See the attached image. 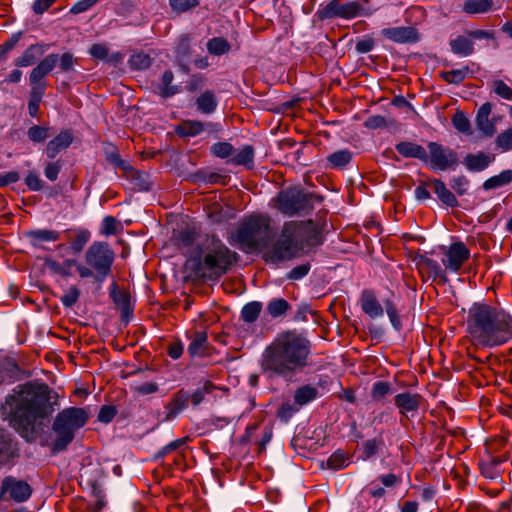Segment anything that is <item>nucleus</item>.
<instances>
[{
	"instance_id": "1",
	"label": "nucleus",
	"mask_w": 512,
	"mask_h": 512,
	"mask_svg": "<svg viewBox=\"0 0 512 512\" xmlns=\"http://www.w3.org/2000/svg\"><path fill=\"white\" fill-rule=\"evenodd\" d=\"M58 398L43 382L17 385L5 398L10 426L27 442L35 441L59 406Z\"/></svg>"
},
{
	"instance_id": "2",
	"label": "nucleus",
	"mask_w": 512,
	"mask_h": 512,
	"mask_svg": "<svg viewBox=\"0 0 512 512\" xmlns=\"http://www.w3.org/2000/svg\"><path fill=\"white\" fill-rule=\"evenodd\" d=\"M311 354V342L303 333L282 332L263 350L259 362L261 373L268 379L292 382L309 366Z\"/></svg>"
},
{
	"instance_id": "3",
	"label": "nucleus",
	"mask_w": 512,
	"mask_h": 512,
	"mask_svg": "<svg viewBox=\"0 0 512 512\" xmlns=\"http://www.w3.org/2000/svg\"><path fill=\"white\" fill-rule=\"evenodd\" d=\"M466 331L477 346H500L512 339V316L503 309L476 302L468 310Z\"/></svg>"
},
{
	"instance_id": "4",
	"label": "nucleus",
	"mask_w": 512,
	"mask_h": 512,
	"mask_svg": "<svg viewBox=\"0 0 512 512\" xmlns=\"http://www.w3.org/2000/svg\"><path fill=\"white\" fill-rule=\"evenodd\" d=\"M207 240L209 244L204 257H191L186 266L198 278L218 279L231 269L238 254L230 250L216 235H211Z\"/></svg>"
},
{
	"instance_id": "5",
	"label": "nucleus",
	"mask_w": 512,
	"mask_h": 512,
	"mask_svg": "<svg viewBox=\"0 0 512 512\" xmlns=\"http://www.w3.org/2000/svg\"><path fill=\"white\" fill-rule=\"evenodd\" d=\"M232 240L244 252L267 247L271 240L270 218L264 214L245 217L232 234Z\"/></svg>"
},
{
	"instance_id": "6",
	"label": "nucleus",
	"mask_w": 512,
	"mask_h": 512,
	"mask_svg": "<svg viewBox=\"0 0 512 512\" xmlns=\"http://www.w3.org/2000/svg\"><path fill=\"white\" fill-rule=\"evenodd\" d=\"M85 264L77 265L80 278H92L101 285L112 274L115 253L107 242L95 241L85 252Z\"/></svg>"
},
{
	"instance_id": "7",
	"label": "nucleus",
	"mask_w": 512,
	"mask_h": 512,
	"mask_svg": "<svg viewBox=\"0 0 512 512\" xmlns=\"http://www.w3.org/2000/svg\"><path fill=\"white\" fill-rule=\"evenodd\" d=\"M89 413L80 407H68L60 411L54 418L52 430L55 438L52 441L53 452H62L74 440L76 431L87 423Z\"/></svg>"
},
{
	"instance_id": "8",
	"label": "nucleus",
	"mask_w": 512,
	"mask_h": 512,
	"mask_svg": "<svg viewBox=\"0 0 512 512\" xmlns=\"http://www.w3.org/2000/svg\"><path fill=\"white\" fill-rule=\"evenodd\" d=\"M315 200L321 201L322 198L298 188L281 190L274 199L275 207L287 216L312 211Z\"/></svg>"
},
{
	"instance_id": "9",
	"label": "nucleus",
	"mask_w": 512,
	"mask_h": 512,
	"mask_svg": "<svg viewBox=\"0 0 512 512\" xmlns=\"http://www.w3.org/2000/svg\"><path fill=\"white\" fill-rule=\"evenodd\" d=\"M295 224L285 222L279 238L272 245L269 257L272 262L292 260L302 254V251L294 234Z\"/></svg>"
},
{
	"instance_id": "10",
	"label": "nucleus",
	"mask_w": 512,
	"mask_h": 512,
	"mask_svg": "<svg viewBox=\"0 0 512 512\" xmlns=\"http://www.w3.org/2000/svg\"><path fill=\"white\" fill-rule=\"evenodd\" d=\"M426 157L424 164H426L431 171H454L459 166L458 153L438 142H428Z\"/></svg>"
},
{
	"instance_id": "11",
	"label": "nucleus",
	"mask_w": 512,
	"mask_h": 512,
	"mask_svg": "<svg viewBox=\"0 0 512 512\" xmlns=\"http://www.w3.org/2000/svg\"><path fill=\"white\" fill-rule=\"evenodd\" d=\"M289 223L296 225L294 227V234L302 253L307 252L306 249L309 250L322 244L321 228L315 221L309 219L305 221H289Z\"/></svg>"
},
{
	"instance_id": "12",
	"label": "nucleus",
	"mask_w": 512,
	"mask_h": 512,
	"mask_svg": "<svg viewBox=\"0 0 512 512\" xmlns=\"http://www.w3.org/2000/svg\"><path fill=\"white\" fill-rule=\"evenodd\" d=\"M32 494L31 486L21 479L14 476H6L0 485V502L14 501L22 503L29 499Z\"/></svg>"
},
{
	"instance_id": "13",
	"label": "nucleus",
	"mask_w": 512,
	"mask_h": 512,
	"mask_svg": "<svg viewBox=\"0 0 512 512\" xmlns=\"http://www.w3.org/2000/svg\"><path fill=\"white\" fill-rule=\"evenodd\" d=\"M58 63V54H48L29 73L30 90L45 93L47 88L46 76L53 71Z\"/></svg>"
},
{
	"instance_id": "14",
	"label": "nucleus",
	"mask_w": 512,
	"mask_h": 512,
	"mask_svg": "<svg viewBox=\"0 0 512 512\" xmlns=\"http://www.w3.org/2000/svg\"><path fill=\"white\" fill-rule=\"evenodd\" d=\"M21 456L17 438L7 429L0 428V465L13 466Z\"/></svg>"
},
{
	"instance_id": "15",
	"label": "nucleus",
	"mask_w": 512,
	"mask_h": 512,
	"mask_svg": "<svg viewBox=\"0 0 512 512\" xmlns=\"http://www.w3.org/2000/svg\"><path fill=\"white\" fill-rule=\"evenodd\" d=\"M423 401L422 395L409 391L398 393L394 397V404L399 414L406 419L415 416Z\"/></svg>"
},
{
	"instance_id": "16",
	"label": "nucleus",
	"mask_w": 512,
	"mask_h": 512,
	"mask_svg": "<svg viewBox=\"0 0 512 512\" xmlns=\"http://www.w3.org/2000/svg\"><path fill=\"white\" fill-rule=\"evenodd\" d=\"M380 34L397 44H415L421 39L418 29L413 26L388 27L382 29Z\"/></svg>"
},
{
	"instance_id": "17",
	"label": "nucleus",
	"mask_w": 512,
	"mask_h": 512,
	"mask_svg": "<svg viewBox=\"0 0 512 512\" xmlns=\"http://www.w3.org/2000/svg\"><path fill=\"white\" fill-rule=\"evenodd\" d=\"M110 297L120 310L121 321L127 324L133 316V305L129 291L119 290L116 282H112L110 287Z\"/></svg>"
},
{
	"instance_id": "18",
	"label": "nucleus",
	"mask_w": 512,
	"mask_h": 512,
	"mask_svg": "<svg viewBox=\"0 0 512 512\" xmlns=\"http://www.w3.org/2000/svg\"><path fill=\"white\" fill-rule=\"evenodd\" d=\"M445 256L446 259L443 260L444 266L453 272H457L461 269L464 262L469 259L470 251L464 243L456 242L450 245Z\"/></svg>"
},
{
	"instance_id": "19",
	"label": "nucleus",
	"mask_w": 512,
	"mask_h": 512,
	"mask_svg": "<svg viewBox=\"0 0 512 512\" xmlns=\"http://www.w3.org/2000/svg\"><path fill=\"white\" fill-rule=\"evenodd\" d=\"M359 301L362 311L371 319H377L384 315L385 308H383L373 290L364 289Z\"/></svg>"
},
{
	"instance_id": "20",
	"label": "nucleus",
	"mask_w": 512,
	"mask_h": 512,
	"mask_svg": "<svg viewBox=\"0 0 512 512\" xmlns=\"http://www.w3.org/2000/svg\"><path fill=\"white\" fill-rule=\"evenodd\" d=\"M190 393L185 389H179L175 392L171 400L165 405L167 411L163 421L175 419L189 405Z\"/></svg>"
},
{
	"instance_id": "21",
	"label": "nucleus",
	"mask_w": 512,
	"mask_h": 512,
	"mask_svg": "<svg viewBox=\"0 0 512 512\" xmlns=\"http://www.w3.org/2000/svg\"><path fill=\"white\" fill-rule=\"evenodd\" d=\"M491 112L492 104L490 102H486L480 106L475 118V123L478 130L481 131L483 135L488 137H491L496 133V120L495 118H489Z\"/></svg>"
},
{
	"instance_id": "22",
	"label": "nucleus",
	"mask_w": 512,
	"mask_h": 512,
	"mask_svg": "<svg viewBox=\"0 0 512 512\" xmlns=\"http://www.w3.org/2000/svg\"><path fill=\"white\" fill-rule=\"evenodd\" d=\"M74 136L70 129H64L51 139L46 146V155L54 159L60 152L66 150L73 142Z\"/></svg>"
},
{
	"instance_id": "23",
	"label": "nucleus",
	"mask_w": 512,
	"mask_h": 512,
	"mask_svg": "<svg viewBox=\"0 0 512 512\" xmlns=\"http://www.w3.org/2000/svg\"><path fill=\"white\" fill-rule=\"evenodd\" d=\"M45 45L31 44L23 53L14 60V65L18 68H24L34 65L38 59L44 54Z\"/></svg>"
},
{
	"instance_id": "24",
	"label": "nucleus",
	"mask_w": 512,
	"mask_h": 512,
	"mask_svg": "<svg viewBox=\"0 0 512 512\" xmlns=\"http://www.w3.org/2000/svg\"><path fill=\"white\" fill-rule=\"evenodd\" d=\"M210 349L207 333L204 331H196L193 334L191 342L187 348V352L191 357L207 356Z\"/></svg>"
},
{
	"instance_id": "25",
	"label": "nucleus",
	"mask_w": 512,
	"mask_h": 512,
	"mask_svg": "<svg viewBox=\"0 0 512 512\" xmlns=\"http://www.w3.org/2000/svg\"><path fill=\"white\" fill-rule=\"evenodd\" d=\"M430 184L441 203L451 208L459 206L456 195L447 188L446 184L441 179L432 178L430 179Z\"/></svg>"
},
{
	"instance_id": "26",
	"label": "nucleus",
	"mask_w": 512,
	"mask_h": 512,
	"mask_svg": "<svg viewBox=\"0 0 512 512\" xmlns=\"http://www.w3.org/2000/svg\"><path fill=\"white\" fill-rule=\"evenodd\" d=\"M494 159V155L478 152L477 154H467L463 163L469 171L480 172L485 170Z\"/></svg>"
},
{
	"instance_id": "27",
	"label": "nucleus",
	"mask_w": 512,
	"mask_h": 512,
	"mask_svg": "<svg viewBox=\"0 0 512 512\" xmlns=\"http://www.w3.org/2000/svg\"><path fill=\"white\" fill-rule=\"evenodd\" d=\"M498 8L495 0H465L462 5V11L468 15L485 14Z\"/></svg>"
},
{
	"instance_id": "28",
	"label": "nucleus",
	"mask_w": 512,
	"mask_h": 512,
	"mask_svg": "<svg viewBox=\"0 0 512 512\" xmlns=\"http://www.w3.org/2000/svg\"><path fill=\"white\" fill-rule=\"evenodd\" d=\"M450 50L453 54L467 57L474 53V42L469 38L467 34L458 35L449 41Z\"/></svg>"
},
{
	"instance_id": "29",
	"label": "nucleus",
	"mask_w": 512,
	"mask_h": 512,
	"mask_svg": "<svg viewBox=\"0 0 512 512\" xmlns=\"http://www.w3.org/2000/svg\"><path fill=\"white\" fill-rule=\"evenodd\" d=\"M396 151L405 158H415L424 163L426 149L414 142L402 141L395 145Z\"/></svg>"
},
{
	"instance_id": "30",
	"label": "nucleus",
	"mask_w": 512,
	"mask_h": 512,
	"mask_svg": "<svg viewBox=\"0 0 512 512\" xmlns=\"http://www.w3.org/2000/svg\"><path fill=\"white\" fill-rule=\"evenodd\" d=\"M174 74L171 70H165L161 76V82L157 85L155 93L161 98L167 99L180 92L177 85H172Z\"/></svg>"
},
{
	"instance_id": "31",
	"label": "nucleus",
	"mask_w": 512,
	"mask_h": 512,
	"mask_svg": "<svg viewBox=\"0 0 512 512\" xmlns=\"http://www.w3.org/2000/svg\"><path fill=\"white\" fill-rule=\"evenodd\" d=\"M26 237L33 247H41L42 242H55L60 239V232L49 229H37L26 232Z\"/></svg>"
},
{
	"instance_id": "32",
	"label": "nucleus",
	"mask_w": 512,
	"mask_h": 512,
	"mask_svg": "<svg viewBox=\"0 0 512 512\" xmlns=\"http://www.w3.org/2000/svg\"><path fill=\"white\" fill-rule=\"evenodd\" d=\"M353 159V153L349 149L337 150L326 157V168L344 169Z\"/></svg>"
},
{
	"instance_id": "33",
	"label": "nucleus",
	"mask_w": 512,
	"mask_h": 512,
	"mask_svg": "<svg viewBox=\"0 0 512 512\" xmlns=\"http://www.w3.org/2000/svg\"><path fill=\"white\" fill-rule=\"evenodd\" d=\"M319 396L318 388L312 385H303L294 392V403L299 407L307 405Z\"/></svg>"
},
{
	"instance_id": "34",
	"label": "nucleus",
	"mask_w": 512,
	"mask_h": 512,
	"mask_svg": "<svg viewBox=\"0 0 512 512\" xmlns=\"http://www.w3.org/2000/svg\"><path fill=\"white\" fill-rule=\"evenodd\" d=\"M124 172L126 178L131 181L136 189L141 191H148L150 189L151 184L146 172L134 169L130 165L128 169L124 170Z\"/></svg>"
},
{
	"instance_id": "35",
	"label": "nucleus",
	"mask_w": 512,
	"mask_h": 512,
	"mask_svg": "<svg viewBox=\"0 0 512 512\" xmlns=\"http://www.w3.org/2000/svg\"><path fill=\"white\" fill-rule=\"evenodd\" d=\"M254 147L251 145H244L236 154L233 153V157L229 160L234 165H242L247 169H251L254 166Z\"/></svg>"
},
{
	"instance_id": "36",
	"label": "nucleus",
	"mask_w": 512,
	"mask_h": 512,
	"mask_svg": "<svg viewBox=\"0 0 512 512\" xmlns=\"http://www.w3.org/2000/svg\"><path fill=\"white\" fill-rule=\"evenodd\" d=\"M372 13V10L363 8L356 1L340 4V18L342 19H352L357 16H370Z\"/></svg>"
},
{
	"instance_id": "37",
	"label": "nucleus",
	"mask_w": 512,
	"mask_h": 512,
	"mask_svg": "<svg viewBox=\"0 0 512 512\" xmlns=\"http://www.w3.org/2000/svg\"><path fill=\"white\" fill-rule=\"evenodd\" d=\"M70 232L73 233V237H69L72 240L70 248L73 253L79 254L89 242L91 233L88 229L85 228L72 229Z\"/></svg>"
},
{
	"instance_id": "38",
	"label": "nucleus",
	"mask_w": 512,
	"mask_h": 512,
	"mask_svg": "<svg viewBox=\"0 0 512 512\" xmlns=\"http://www.w3.org/2000/svg\"><path fill=\"white\" fill-rule=\"evenodd\" d=\"M505 461L501 456H489L487 460L479 463L481 474L489 479H495L499 476L498 466Z\"/></svg>"
},
{
	"instance_id": "39",
	"label": "nucleus",
	"mask_w": 512,
	"mask_h": 512,
	"mask_svg": "<svg viewBox=\"0 0 512 512\" xmlns=\"http://www.w3.org/2000/svg\"><path fill=\"white\" fill-rule=\"evenodd\" d=\"M218 102L213 91L207 90L196 99L198 111L203 114H212L217 108Z\"/></svg>"
},
{
	"instance_id": "40",
	"label": "nucleus",
	"mask_w": 512,
	"mask_h": 512,
	"mask_svg": "<svg viewBox=\"0 0 512 512\" xmlns=\"http://www.w3.org/2000/svg\"><path fill=\"white\" fill-rule=\"evenodd\" d=\"M263 305L259 301H251L241 309L240 318L245 323H254L259 318Z\"/></svg>"
},
{
	"instance_id": "41",
	"label": "nucleus",
	"mask_w": 512,
	"mask_h": 512,
	"mask_svg": "<svg viewBox=\"0 0 512 512\" xmlns=\"http://www.w3.org/2000/svg\"><path fill=\"white\" fill-rule=\"evenodd\" d=\"M290 309V304L283 298H273L266 306L267 313L272 318L284 317Z\"/></svg>"
},
{
	"instance_id": "42",
	"label": "nucleus",
	"mask_w": 512,
	"mask_h": 512,
	"mask_svg": "<svg viewBox=\"0 0 512 512\" xmlns=\"http://www.w3.org/2000/svg\"><path fill=\"white\" fill-rule=\"evenodd\" d=\"M471 72L469 66H463L459 69H453L450 71H442L440 72V77L443 81L448 84L459 85L461 84L467 77V75Z\"/></svg>"
},
{
	"instance_id": "43",
	"label": "nucleus",
	"mask_w": 512,
	"mask_h": 512,
	"mask_svg": "<svg viewBox=\"0 0 512 512\" xmlns=\"http://www.w3.org/2000/svg\"><path fill=\"white\" fill-rule=\"evenodd\" d=\"M105 159L114 167L125 170L129 168V164L121 159L118 149L112 143L104 144Z\"/></svg>"
},
{
	"instance_id": "44",
	"label": "nucleus",
	"mask_w": 512,
	"mask_h": 512,
	"mask_svg": "<svg viewBox=\"0 0 512 512\" xmlns=\"http://www.w3.org/2000/svg\"><path fill=\"white\" fill-rule=\"evenodd\" d=\"M512 182V170H503L498 175L488 178L483 183V189L490 190L505 186Z\"/></svg>"
},
{
	"instance_id": "45",
	"label": "nucleus",
	"mask_w": 512,
	"mask_h": 512,
	"mask_svg": "<svg viewBox=\"0 0 512 512\" xmlns=\"http://www.w3.org/2000/svg\"><path fill=\"white\" fill-rule=\"evenodd\" d=\"M206 48L211 55L221 56L230 51L231 44L223 37H213L208 40Z\"/></svg>"
},
{
	"instance_id": "46",
	"label": "nucleus",
	"mask_w": 512,
	"mask_h": 512,
	"mask_svg": "<svg viewBox=\"0 0 512 512\" xmlns=\"http://www.w3.org/2000/svg\"><path fill=\"white\" fill-rule=\"evenodd\" d=\"M204 130V124L196 120H188L177 127L176 132L181 136L194 137Z\"/></svg>"
},
{
	"instance_id": "47",
	"label": "nucleus",
	"mask_w": 512,
	"mask_h": 512,
	"mask_svg": "<svg viewBox=\"0 0 512 512\" xmlns=\"http://www.w3.org/2000/svg\"><path fill=\"white\" fill-rule=\"evenodd\" d=\"M316 17L318 20H326L332 18H340V3L338 0H331L326 6L317 10Z\"/></svg>"
},
{
	"instance_id": "48",
	"label": "nucleus",
	"mask_w": 512,
	"mask_h": 512,
	"mask_svg": "<svg viewBox=\"0 0 512 512\" xmlns=\"http://www.w3.org/2000/svg\"><path fill=\"white\" fill-rule=\"evenodd\" d=\"M153 59L144 52L135 53L129 58V66L132 70H145L152 65Z\"/></svg>"
},
{
	"instance_id": "49",
	"label": "nucleus",
	"mask_w": 512,
	"mask_h": 512,
	"mask_svg": "<svg viewBox=\"0 0 512 512\" xmlns=\"http://www.w3.org/2000/svg\"><path fill=\"white\" fill-rule=\"evenodd\" d=\"M384 446L382 438L368 439L362 444V458L368 460L375 456L379 450Z\"/></svg>"
},
{
	"instance_id": "50",
	"label": "nucleus",
	"mask_w": 512,
	"mask_h": 512,
	"mask_svg": "<svg viewBox=\"0 0 512 512\" xmlns=\"http://www.w3.org/2000/svg\"><path fill=\"white\" fill-rule=\"evenodd\" d=\"M391 393L392 388L389 382L376 381L371 388L370 396L373 401L380 402Z\"/></svg>"
},
{
	"instance_id": "51",
	"label": "nucleus",
	"mask_w": 512,
	"mask_h": 512,
	"mask_svg": "<svg viewBox=\"0 0 512 512\" xmlns=\"http://www.w3.org/2000/svg\"><path fill=\"white\" fill-rule=\"evenodd\" d=\"M384 308V311L388 315L392 327L396 331H400L402 329V321L394 302L391 299L384 300Z\"/></svg>"
},
{
	"instance_id": "52",
	"label": "nucleus",
	"mask_w": 512,
	"mask_h": 512,
	"mask_svg": "<svg viewBox=\"0 0 512 512\" xmlns=\"http://www.w3.org/2000/svg\"><path fill=\"white\" fill-rule=\"evenodd\" d=\"M49 127L33 125L27 131V136L33 143L44 142L51 136Z\"/></svg>"
},
{
	"instance_id": "53",
	"label": "nucleus",
	"mask_w": 512,
	"mask_h": 512,
	"mask_svg": "<svg viewBox=\"0 0 512 512\" xmlns=\"http://www.w3.org/2000/svg\"><path fill=\"white\" fill-rule=\"evenodd\" d=\"M420 263L423 266V268H425L429 271L430 275L434 279L435 278L445 279V273H444L442 267L440 266V264L436 260L426 257V256H422L420 259Z\"/></svg>"
},
{
	"instance_id": "54",
	"label": "nucleus",
	"mask_w": 512,
	"mask_h": 512,
	"mask_svg": "<svg viewBox=\"0 0 512 512\" xmlns=\"http://www.w3.org/2000/svg\"><path fill=\"white\" fill-rule=\"evenodd\" d=\"M348 456L342 450H337L332 453L327 459V466L333 470H340L348 465Z\"/></svg>"
},
{
	"instance_id": "55",
	"label": "nucleus",
	"mask_w": 512,
	"mask_h": 512,
	"mask_svg": "<svg viewBox=\"0 0 512 512\" xmlns=\"http://www.w3.org/2000/svg\"><path fill=\"white\" fill-rule=\"evenodd\" d=\"M188 440L189 437H183L168 443L155 454L154 459L159 460L164 458L166 455L178 450L180 447L185 445Z\"/></svg>"
},
{
	"instance_id": "56",
	"label": "nucleus",
	"mask_w": 512,
	"mask_h": 512,
	"mask_svg": "<svg viewBox=\"0 0 512 512\" xmlns=\"http://www.w3.org/2000/svg\"><path fill=\"white\" fill-rule=\"evenodd\" d=\"M299 410L298 406L294 403H290L289 401L283 402L279 408L277 409V417L282 422H288L295 413H297Z\"/></svg>"
},
{
	"instance_id": "57",
	"label": "nucleus",
	"mask_w": 512,
	"mask_h": 512,
	"mask_svg": "<svg viewBox=\"0 0 512 512\" xmlns=\"http://www.w3.org/2000/svg\"><path fill=\"white\" fill-rule=\"evenodd\" d=\"M211 153L218 158L225 159L233 155L234 147L228 142H217L211 146Z\"/></svg>"
},
{
	"instance_id": "58",
	"label": "nucleus",
	"mask_w": 512,
	"mask_h": 512,
	"mask_svg": "<svg viewBox=\"0 0 512 512\" xmlns=\"http://www.w3.org/2000/svg\"><path fill=\"white\" fill-rule=\"evenodd\" d=\"M450 186L458 196H463L468 192L470 181L465 175H459L451 179Z\"/></svg>"
},
{
	"instance_id": "59",
	"label": "nucleus",
	"mask_w": 512,
	"mask_h": 512,
	"mask_svg": "<svg viewBox=\"0 0 512 512\" xmlns=\"http://www.w3.org/2000/svg\"><path fill=\"white\" fill-rule=\"evenodd\" d=\"M171 9L177 14L185 13L199 5V0H169Z\"/></svg>"
},
{
	"instance_id": "60",
	"label": "nucleus",
	"mask_w": 512,
	"mask_h": 512,
	"mask_svg": "<svg viewBox=\"0 0 512 512\" xmlns=\"http://www.w3.org/2000/svg\"><path fill=\"white\" fill-rule=\"evenodd\" d=\"M44 95L45 93H42L40 91L30 90L28 101V113L31 117H36L38 115L40 103Z\"/></svg>"
},
{
	"instance_id": "61",
	"label": "nucleus",
	"mask_w": 512,
	"mask_h": 512,
	"mask_svg": "<svg viewBox=\"0 0 512 512\" xmlns=\"http://www.w3.org/2000/svg\"><path fill=\"white\" fill-rule=\"evenodd\" d=\"M492 91L502 99L512 100V88L509 87L503 80H494L492 82Z\"/></svg>"
},
{
	"instance_id": "62",
	"label": "nucleus",
	"mask_w": 512,
	"mask_h": 512,
	"mask_svg": "<svg viewBox=\"0 0 512 512\" xmlns=\"http://www.w3.org/2000/svg\"><path fill=\"white\" fill-rule=\"evenodd\" d=\"M452 124L459 132L470 133V121L463 112L457 111L454 114Z\"/></svg>"
},
{
	"instance_id": "63",
	"label": "nucleus",
	"mask_w": 512,
	"mask_h": 512,
	"mask_svg": "<svg viewBox=\"0 0 512 512\" xmlns=\"http://www.w3.org/2000/svg\"><path fill=\"white\" fill-rule=\"evenodd\" d=\"M80 297V290L76 286H71L65 294L60 298V301L64 307L70 308L76 304Z\"/></svg>"
},
{
	"instance_id": "64",
	"label": "nucleus",
	"mask_w": 512,
	"mask_h": 512,
	"mask_svg": "<svg viewBox=\"0 0 512 512\" xmlns=\"http://www.w3.org/2000/svg\"><path fill=\"white\" fill-rule=\"evenodd\" d=\"M496 144L503 151H509L512 149V127L497 136Z\"/></svg>"
}]
</instances>
